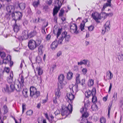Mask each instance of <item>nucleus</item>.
I'll list each match as a JSON object with an SVG mask.
<instances>
[{
	"instance_id": "obj_1",
	"label": "nucleus",
	"mask_w": 123,
	"mask_h": 123,
	"mask_svg": "<svg viewBox=\"0 0 123 123\" xmlns=\"http://www.w3.org/2000/svg\"><path fill=\"white\" fill-rule=\"evenodd\" d=\"M62 28H59L56 34V38L58 39L60 44H62L63 42L66 43L68 42L71 37L70 35L66 31L62 32Z\"/></svg>"
},
{
	"instance_id": "obj_2",
	"label": "nucleus",
	"mask_w": 123,
	"mask_h": 123,
	"mask_svg": "<svg viewBox=\"0 0 123 123\" xmlns=\"http://www.w3.org/2000/svg\"><path fill=\"white\" fill-rule=\"evenodd\" d=\"M10 88H9L8 86L6 84V88H4L2 89V91L4 92H13L15 90L17 92H19L21 90V86H19L18 85H14L13 84H11L10 85Z\"/></svg>"
},
{
	"instance_id": "obj_3",
	"label": "nucleus",
	"mask_w": 123,
	"mask_h": 123,
	"mask_svg": "<svg viewBox=\"0 0 123 123\" xmlns=\"http://www.w3.org/2000/svg\"><path fill=\"white\" fill-rule=\"evenodd\" d=\"M72 105L69 103L67 107H65L64 109L62 108V110L61 111V115L62 116L65 115H68L70 113L72 112Z\"/></svg>"
},
{
	"instance_id": "obj_4",
	"label": "nucleus",
	"mask_w": 123,
	"mask_h": 123,
	"mask_svg": "<svg viewBox=\"0 0 123 123\" xmlns=\"http://www.w3.org/2000/svg\"><path fill=\"white\" fill-rule=\"evenodd\" d=\"M30 96L35 98H38L40 95V92L37 91L36 88L34 86H31L30 88Z\"/></svg>"
},
{
	"instance_id": "obj_5",
	"label": "nucleus",
	"mask_w": 123,
	"mask_h": 123,
	"mask_svg": "<svg viewBox=\"0 0 123 123\" xmlns=\"http://www.w3.org/2000/svg\"><path fill=\"white\" fill-rule=\"evenodd\" d=\"M28 46L29 49L33 50L37 48L35 41L33 39L30 40L28 42Z\"/></svg>"
},
{
	"instance_id": "obj_6",
	"label": "nucleus",
	"mask_w": 123,
	"mask_h": 123,
	"mask_svg": "<svg viewBox=\"0 0 123 123\" xmlns=\"http://www.w3.org/2000/svg\"><path fill=\"white\" fill-rule=\"evenodd\" d=\"M70 31L72 34L75 33L77 34L79 31L77 30V26L75 24H72L70 25Z\"/></svg>"
},
{
	"instance_id": "obj_7",
	"label": "nucleus",
	"mask_w": 123,
	"mask_h": 123,
	"mask_svg": "<svg viewBox=\"0 0 123 123\" xmlns=\"http://www.w3.org/2000/svg\"><path fill=\"white\" fill-rule=\"evenodd\" d=\"M64 78V76L63 74H60L58 77V79L59 83H58V87L59 88H62L63 87L62 83Z\"/></svg>"
},
{
	"instance_id": "obj_8",
	"label": "nucleus",
	"mask_w": 123,
	"mask_h": 123,
	"mask_svg": "<svg viewBox=\"0 0 123 123\" xmlns=\"http://www.w3.org/2000/svg\"><path fill=\"white\" fill-rule=\"evenodd\" d=\"M96 94V89L95 88H93L92 91L89 90L88 91L86 92L85 93V96L88 98H89L91 95L92 96L94 94Z\"/></svg>"
},
{
	"instance_id": "obj_9",
	"label": "nucleus",
	"mask_w": 123,
	"mask_h": 123,
	"mask_svg": "<svg viewBox=\"0 0 123 123\" xmlns=\"http://www.w3.org/2000/svg\"><path fill=\"white\" fill-rule=\"evenodd\" d=\"M80 75L79 74H77L76 76V83H75V87L76 88V90L75 91L76 92H77L78 91L77 89L78 88V84L79 83H81V82L80 81Z\"/></svg>"
},
{
	"instance_id": "obj_10",
	"label": "nucleus",
	"mask_w": 123,
	"mask_h": 123,
	"mask_svg": "<svg viewBox=\"0 0 123 123\" xmlns=\"http://www.w3.org/2000/svg\"><path fill=\"white\" fill-rule=\"evenodd\" d=\"M67 96L69 99L68 102H69V103H70L71 104L72 103L73 100L74 98V95L73 94H72L71 92H69L67 93Z\"/></svg>"
},
{
	"instance_id": "obj_11",
	"label": "nucleus",
	"mask_w": 123,
	"mask_h": 123,
	"mask_svg": "<svg viewBox=\"0 0 123 123\" xmlns=\"http://www.w3.org/2000/svg\"><path fill=\"white\" fill-rule=\"evenodd\" d=\"M29 37L28 31L26 30H24L22 32L21 38L22 40H25Z\"/></svg>"
},
{
	"instance_id": "obj_12",
	"label": "nucleus",
	"mask_w": 123,
	"mask_h": 123,
	"mask_svg": "<svg viewBox=\"0 0 123 123\" xmlns=\"http://www.w3.org/2000/svg\"><path fill=\"white\" fill-rule=\"evenodd\" d=\"M15 17L14 18H15V23L16 22L17 20H20L23 16L22 13L20 12H15Z\"/></svg>"
},
{
	"instance_id": "obj_13",
	"label": "nucleus",
	"mask_w": 123,
	"mask_h": 123,
	"mask_svg": "<svg viewBox=\"0 0 123 123\" xmlns=\"http://www.w3.org/2000/svg\"><path fill=\"white\" fill-rule=\"evenodd\" d=\"M80 112L82 114L84 113L83 114H82V117L83 118H86L88 117L89 116V114L86 111V110L85 111L84 108H82L80 110Z\"/></svg>"
},
{
	"instance_id": "obj_14",
	"label": "nucleus",
	"mask_w": 123,
	"mask_h": 123,
	"mask_svg": "<svg viewBox=\"0 0 123 123\" xmlns=\"http://www.w3.org/2000/svg\"><path fill=\"white\" fill-rule=\"evenodd\" d=\"M58 43H60L59 42L57 41L56 40H55L51 44L50 47L51 49L53 50H55V48H56L58 45Z\"/></svg>"
},
{
	"instance_id": "obj_15",
	"label": "nucleus",
	"mask_w": 123,
	"mask_h": 123,
	"mask_svg": "<svg viewBox=\"0 0 123 123\" xmlns=\"http://www.w3.org/2000/svg\"><path fill=\"white\" fill-rule=\"evenodd\" d=\"M14 7L12 5H8L6 6V10L8 12H14Z\"/></svg>"
},
{
	"instance_id": "obj_16",
	"label": "nucleus",
	"mask_w": 123,
	"mask_h": 123,
	"mask_svg": "<svg viewBox=\"0 0 123 123\" xmlns=\"http://www.w3.org/2000/svg\"><path fill=\"white\" fill-rule=\"evenodd\" d=\"M92 17L93 19L97 18L101 19L100 14L97 12L92 13Z\"/></svg>"
},
{
	"instance_id": "obj_17",
	"label": "nucleus",
	"mask_w": 123,
	"mask_h": 123,
	"mask_svg": "<svg viewBox=\"0 0 123 123\" xmlns=\"http://www.w3.org/2000/svg\"><path fill=\"white\" fill-rule=\"evenodd\" d=\"M11 56L9 55L7 56L5 59L3 60V62L4 63L6 64L9 62V61H11Z\"/></svg>"
},
{
	"instance_id": "obj_18",
	"label": "nucleus",
	"mask_w": 123,
	"mask_h": 123,
	"mask_svg": "<svg viewBox=\"0 0 123 123\" xmlns=\"http://www.w3.org/2000/svg\"><path fill=\"white\" fill-rule=\"evenodd\" d=\"M37 34V32L35 30H33L31 31V32L28 34L29 37L31 38L34 37Z\"/></svg>"
},
{
	"instance_id": "obj_19",
	"label": "nucleus",
	"mask_w": 123,
	"mask_h": 123,
	"mask_svg": "<svg viewBox=\"0 0 123 123\" xmlns=\"http://www.w3.org/2000/svg\"><path fill=\"white\" fill-rule=\"evenodd\" d=\"M62 89L60 88H59L58 87V88L55 89V94L56 97L59 98L60 96L61 95V93L60 90Z\"/></svg>"
},
{
	"instance_id": "obj_20",
	"label": "nucleus",
	"mask_w": 123,
	"mask_h": 123,
	"mask_svg": "<svg viewBox=\"0 0 123 123\" xmlns=\"http://www.w3.org/2000/svg\"><path fill=\"white\" fill-rule=\"evenodd\" d=\"M62 5V3L60 0H55V6L59 7H61Z\"/></svg>"
},
{
	"instance_id": "obj_21",
	"label": "nucleus",
	"mask_w": 123,
	"mask_h": 123,
	"mask_svg": "<svg viewBox=\"0 0 123 123\" xmlns=\"http://www.w3.org/2000/svg\"><path fill=\"white\" fill-rule=\"evenodd\" d=\"M13 27L14 32L15 33H17L19 30V26L17 25L16 24V23L15 22V24L13 26Z\"/></svg>"
},
{
	"instance_id": "obj_22",
	"label": "nucleus",
	"mask_w": 123,
	"mask_h": 123,
	"mask_svg": "<svg viewBox=\"0 0 123 123\" xmlns=\"http://www.w3.org/2000/svg\"><path fill=\"white\" fill-rule=\"evenodd\" d=\"M20 9L21 10H24L26 7V4L24 3H21L18 4Z\"/></svg>"
},
{
	"instance_id": "obj_23",
	"label": "nucleus",
	"mask_w": 123,
	"mask_h": 123,
	"mask_svg": "<svg viewBox=\"0 0 123 123\" xmlns=\"http://www.w3.org/2000/svg\"><path fill=\"white\" fill-rule=\"evenodd\" d=\"M36 69L37 70V71L38 75L40 76L43 73V70L41 67L38 66L36 68Z\"/></svg>"
},
{
	"instance_id": "obj_24",
	"label": "nucleus",
	"mask_w": 123,
	"mask_h": 123,
	"mask_svg": "<svg viewBox=\"0 0 123 123\" xmlns=\"http://www.w3.org/2000/svg\"><path fill=\"white\" fill-rule=\"evenodd\" d=\"M13 77V74L12 73L11 74H10V76L7 78V80L8 82L9 83H11L12 82V78Z\"/></svg>"
},
{
	"instance_id": "obj_25",
	"label": "nucleus",
	"mask_w": 123,
	"mask_h": 123,
	"mask_svg": "<svg viewBox=\"0 0 123 123\" xmlns=\"http://www.w3.org/2000/svg\"><path fill=\"white\" fill-rule=\"evenodd\" d=\"M73 74L72 72H68L67 76V79L69 80L71 79L73 77Z\"/></svg>"
},
{
	"instance_id": "obj_26",
	"label": "nucleus",
	"mask_w": 123,
	"mask_h": 123,
	"mask_svg": "<svg viewBox=\"0 0 123 123\" xmlns=\"http://www.w3.org/2000/svg\"><path fill=\"white\" fill-rule=\"evenodd\" d=\"M43 49V46L42 45H40L39 47L38 48V51L41 54H42L43 53L44 50Z\"/></svg>"
},
{
	"instance_id": "obj_27",
	"label": "nucleus",
	"mask_w": 123,
	"mask_h": 123,
	"mask_svg": "<svg viewBox=\"0 0 123 123\" xmlns=\"http://www.w3.org/2000/svg\"><path fill=\"white\" fill-rule=\"evenodd\" d=\"M85 23L84 22V21L83 22V23H81L80 24L79 28L80 29L81 31H82L83 30H84Z\"/></svg>"
},
{
	"instance_id": "obj_28",
	"label": "nucleus",
	"mask_w": 123,
	"mask_h": 123,
	"mask_svg": "<svg viewBox=\"0 0 123 123\" xmlns=\"http://www.w3.org/2000/svg\"><path fill=\"white\" fill-rule=\"evenodd\" d=\"M11 12L6 13L5 15V17L7 20H9L11 18Z\"/></svg>"
},
{
	"instance_id": "obj_29",
	"label": "nucleus",
	"mask_w": 123,
	"mask_h": 123,
	"mask_svg": "<svg viewBox=\"0 0 123 123\" xmlns=\"http://www.w3.org/2000/svg\"><path fill=\"white\" fill-rule=\"evenodd\" d=\"M108 76L109 78L108 79V80H111L113 77V75L110 71H109L107 73V75Z\"/></svg>"
},
{
	"instance_id": "obj_30",
	"label": "nucleus",
	"mask_w": 123,
	"mask_h": 123,
	"mask_svg": "<svg viewBox=\"0 0 123 123\" xmlns=\"http://www.w3.org/2000/svg\"><path fill=\"white\" fill-rule=\"evenodd\" d=\"M96 95L94 94V95L92 96V101L93 103H96L97 101V98L95 95Z\"/></svg>"
},
{
	"instance_id": "obj_31",
	"label": "nucleus",
	"mask_w": 123,
	"mask_h": 123,
	"mask_svg": "<svg viewBox=\"0 0 123 123\" xmlns=\"http://www.w3.org/2000/svg\"><path fill=\"white\" fill-rule=\"evenodd\" d=\"M111 6V3H106L105 4H104L103 5V9L104 10L105 9L107 6Z\"/></svg>"
},
{
	"instance_id": "obj_32",
	"label": "nucleus",
	"mask_w": 123,
	"mask_h": 123,
	"mask_svg": "<svg viewBox=\"0 0 123 123\" xmlns=\"http://www.w3.org/2000/svg\"><path fill=\"white\" fill-rule=\"evenodd\" d=\"M39 0H37V1H35L33 3V6L35 7H37L38 5L39 4Z\"/></svg>"
},
{
	"instance_id": "obj_33",
	"label": "nucleus",
	"mask_w": 123,
	"mask_h": 123,
	"mask_svg": "<svg viewBox=\"0 0 123 123\" xmlns=\"http://www.w3.org/2000/svg\"><path fill=\"white\" fill-rule=\"evenodd\" d=\"M94 84V80L92 79H91L89 80L88 83V85L89 86L91 87Z\"/></svg>"
},
{
	"instance_id": "obj_34",
	"label": "nucleus",
	"mask_w": 123,
	"mask_h": 123,
	"mask_svg": "<svg viewBox=\"0 0 123 123\" xmlns=\"http://www.w3.org/2000/svg\"><path fill=\"white\" fill-rule=\"evenodd\" d=\"M118 58L119 61H122L123 60V55L122 54H120L118 55Z\"/></svg>"
},
{
	"instance_id": "obj_35",
	"label": "nucleus",
	"mask_w": 123,
	"mask_h": 123,
	"mask_svg": "<svg viewBox=\"0 0 123 123\" xmlns=\"http://www.w3.org/2000/svg\"><path fill=\"white\" fill-rule=\"evenodd\" d=\"M49 7L48 6L45 5L43 6V9L44 11L47 12L48 11V10L49 9Z\"/></svg>"
},
{
	"instance_id": "obj_36",
	"label": "nucleus",
	"mask_w": 123,
	"mask_h": 123,
	"mask_svg": "<svg viewBox=\"0 0 123 123\" xmlns=\"http://www.w3.org/2000/svg\"><path fill=\"white\" fill-rule=\"evenodd\" d=\"M27 91L26 89L25 90H24L23 91V94H24V96L25 98L27 97L28 96L27 94Z\"/></svg>"
},
{
	"instance_id": "obj_37",
	"label": "nucleus",
	"mask_w": 123,
	"mask_h": 123,
	"mask_svg": "<svg viewBox=\"0 0 123 123\" xmlns=\"http://www.w3.org/2000/svg\"><path fill=\"white\" fill-rule=\"evenodd\" d=\"M20 79H21V81H19V83H20V85H22H22H23L24 81V77L23 75H21V77H20Z\"/></svg>"
},
{
	"instance_id": "obj_38",
	"label": "nucleus",
	"mask_w": 123,
	"mask_h": 123,
	"mask_svg": "<svg viewBox=\"0 0 123 123\" xmlns=\"http://www.w3.org/2000/svg\"><path fill=\"white\" fill-rule=\"evenodd\" d=\"M11 17L12 18V20H14L15 22V18H14L15 17V12H14L12 13H11Z\"/></svg>"
},
{
	"instance_id": "obj_39",
	"label": "nucleus",
	"mask_w": 123,
	"mask_h": 123,
	"mask_svg": "<svg viewBox=\"0 0 123 123\" xmlns=\"http://www.w3.org/2000/svg\"><path fill=\"white\" fill-rule=\"evenodd\" d=\"M36 44V46L37 47L41 43V41L40 40H37L35 41Z\"/></svg>"
},
{
	"instance_id": "obj_40",
	"label": "nucleus",
	"mask_w": 123,
	"mask_h": 123,
	"mask_svg": "<svg viewBox=\"0 0 123 123\" xmlns=\"http://www.w3.org/2000/svg\"><path fill=\"white\" fill-rule=\"evenodd\" d=\"M26 114L28 116L31 115L33 113V111L31 110H30L26 112Z\"/></svg>"
},
{
	"instance_id": "obj_41",
	"label": "nucleus",
	"mask_w": 123,
	"mask_h": 123,
	"mask_svg": "<svg viewBox=\"0 0 123 123\" xmlns=\"http://www.w3.org/2000/svg\"><path fill=\"white\" fill-rule=\"evenodd\" d=\"M0 55L2 58H3L4 57H5L6 56L5 53L3 52H0Z\"/></svg>"
},
{
	"instance_id": "obj_42",
	"label": "nucleus",
	"mask_w": 123,
	"mask_h": 123,
	"mask_svg": "<svg viewBox=\"0 0 123 123\" xmlns=\"http://www.w3.org/2000/svg\"><path fill=\"white\" fill-rule=\"evenodd\" d=\"M100 121L101 123H105L106 122L105 119L103 117L100 118Z\"/></svg>"
},
{
	"instance_id": "obj_43",
	"label": "nucleus",
	"mask_w": 123,
	"mask_h": 123,
	"mask_svg": "<svg viewBox=\"0 0 123 123\" xmlns=\"http://www.w3.org/2000/svg\"><path fill=\"white\" fill-rule=\"evenodd\" d=\"M64 10L62 9L60 11L59 14V17L62 16L63 15Z\"/></svg>"
},
{
	"instance_id": "obj_44",
	"label": "nucleus",
	"mask_w": 123,
	"mask_h": 123,
	"mask_svg": "<svg viewBox=\"0 0 123 123\" xmlns=\"http://www.w3.org/2000/svg\"><path fill=\"white\" fill-rule=\"evenodd\" d=\"M111 105H112L111 104V105H110V104L108 106V117L109 118V117H110V111L111 109Z\"/></svg>"
},
{
	"instance_id": "obj_45",
	"label": "nucleus",
	"mask_w": 123,
	"mask_h": 123,
	"mask_svg": "<svg viewBox=\"0 0 123 123\" xmlns=\"http://www.w3.org/2000/svg\"><path fill=\"white\" fill-rule=\"evenodd\" d=\"M94 28V26L92 25L88 27V30L90 31H92L93 30Z\"/></svg>"
},
{
	"instance_id": "obj_46",
	"label": "nucleus",
	"mask_w": 123,
	"mask_h": 123,
	"mask_svg": "<svg viewBox=\"0 0 123 123\" xmlns=\"http://www.w3.org/2000/svg\"><path fill=\"white\" fill-rule=\"evenodd\" d=\"M3 107L4 109V113H6L8 112L7 106L6 105H4L3 106Z\"/></svg>"
},
{
	"instance_id": "obj_47",
	"label": "nucleus",
	"mask_w": 123,
	"mask_h": 123,
	"mask_svg": "<svg viewBox=\"0 0 123 123\" xmlns=\"http://www.w3.org/2000/svg\"><path fill=\"white\" fill-rule=\"evenodd\" d=\"M28 23V21L26 19H24V20L23 24L24 26H25V25H27Z\"/></svg>"
},
{
	"instance_id": "obj_48",
	"label": "nucleus",
	"mask_w": 123,
	"mask_h": 123,
	"mask_svg": "<svg viewBox=\"0 0 123 123\" xmlns=\"http://www.w3.org/2000/svg\"><path fill=\"white\" fill-rule=\"evenodd\" d=\"M60 8V6L58 7L55 6L54 8V9L53 10H55L56 11H57L58 12Z\"/></svg>"
},
{
	"instance_id": "obj_49",
	"label": "nucleus",
	"mask_w": 123,
	"mask_h": 123,
	"mask_svg": "<svg viewBox=\"0 0 123 123\" xmlns=\"http://www.w3.org/2000/svg\"><path fill=\"white\" fill-rule=\"evenodd\" d=\"M47 1L46 2L49 6L52 3V0H48L47 1Z\"/></svg>"
},
{
	"instance_id": "obj_50",
	"label": "nucleus",
	"mask_w": 123,
	"mask_h": 123,
	"mask_svg": "<svg viewBox=\"0 0 123 123\" xmlns=\"http://www.w3.org/2000/svg\"><path fill=\"white\" fill-rule=\"evenodd\" d=\"M109 25H107L106 26V27H105V29L106 30V28L107 27V28H108V30H110V22H108Z\"/></svg>"
},
{
	"instance_id": "obj_51",
	"label": "nucleus",
	"mask_w": 123,
	"mask_h": 123,
	"mask_svg": "<svg viewBox=\"0 0 123 123\" xmlns=\"http://www.w3.org/2000/svg\"><path fill=\"white\" fill-rule=\"evenodd\" d=\"M56 65H54L52 66L51 69H52V71L53 72L54 69H55L56 68Z\"/></svg>"
},
{
	"instance_id": "obj_52",
	"label": "nucleus",
	"mask_w": 123,
	"mask_h": 123,
	"mask_svg": "<svg viewBox=\"0 0 123 123\" xmlns=\"http://www.w3.org/2000/svg\"><path fill=\"white\" fill-rule=\"evenodd\" d=\"M25 105H24V104H22V113H23L24 110H25L26 108L25 107Z\"/></svg>"
},
{
	"instance_id": "obj_53",
	"label": "nucleus",
	"mask_w": 123,
	"mask_h": 123,
	"mask_svg": "<svg viewBox=\"0 0 123 123\" xmlns=\"http://www.w3.org/2000/svg\"><path fill=\"white\" fill-rule=\"evenodd\" d=\"M104 14L105 15L104 16V18H106L107 16H109V13H106L105 12H103L101 13V15H103Z\"/></svg>"
},
{
	"instance_id": "obj_54",
	"label": "nucleus",
	"mask_w": 123,
	"mask_h": 123,
	"mask_svg": "<svg viewBox=\"0 0 123 123\" xmlns=\"http://www.w3.org/2000/svg\"><path fill=\"white\" fill-rule=\"evenodd\" d=\"M56 97L53 98V101L54 103L56 104L57 103Z\"/></svg>"
},
{
	"instance_id": "obj_55",
	"label": "nucleus",
	"mask_w": 123,
	"mask_h": 123,
	"mask_svg": "<svg viewBox=\"0 0 123 123\" xmlns=\"http://www.w3.org/2000/svg\"><path fill=\"white\" fill-rule=\"evenodd\" d=\"M60 113V111L59 110H57L55 112V115L56 116L57 115H58Z\"/></svg>"
},
{
	"instance_id": "obj_56",
	"label": "nucleus",
	"mask_w": 123,
	"mask_h": 123,
	"mask_svg": "<svg viewBox=\"0 0 123 123\" xmlns=\"http://www.w3.org/2000/svg\"><path fill=\"white\" fill-rule=\"evenodd\" d=\"M87 72V70L85 68H83L82 70V72L83 73V74H85Z\"/></svg>"
},
{
	"instance_id": "obj_57",
	"label": "nucleus",
	"mask_w": 123,
	"mask_h": 123,
	"mask_svg": "<svg viewBox=\"0 0 123 123\" xmlns=\"http://www.w3.org/2000/svg\"><path fill=\"white\" fill-rule=\"evenodd\" d=\"M112 87V84L111 83H110V86L109 88V90L108 91V93H109L110 92L111 90V88Z\"/></svg>"
},
{
	"instance_id": "obj_58",
	"label": "nucleus",
	"mask_w": 123,
	"mask_h": 123,
	"mask_svg": "<svg viewBox=\"0 0 123 123\" xmlns=\"http://www.w3.org/2000/svg\"><path fill=\"white\" fill-rule=\"evenodd\" d=\"M82 61V62L83 63V64L84 65H86V64L87 63V62L88 61L87 60H83Z\"/></svg>"
},
{
	"instance_id": "obj_59",
	"label": "nucleus",
	"mask_w": 123,
	"mask_h": 123,
	"mask_svg": "<svg viewBox=\"0 0 123 123\" xmlns=\"http://www.w3.org/2000/svg\"><path fill=\"white\" fill-rule=\"evenodd\" d=\"M85 80L84 79H83L82 80V82L80 83L82 86H83L85 84Z\"/></svg>"
},
{
	"instance_id": "obj_60",
	"label": "nucleus",
	"mask_w": 123,
	"mask_h": 123,
	"mask_svg": "<svg viewBox=\"0 0 123 123\" xmlns=\"http://www.w3.org/2000/svg\"><path fill=\"white\" fill-rule=\"evenodd\" d=\"M45 28L43 27H42V31L43 33L44 34L46 33L45 30Z\"/></svg>"
},
{
	"instance_id": "obj_61",
	"label": "nucleus",
	"mask_w": 123,
	"mask_h": 123,
	"mask_svg": "<svg viewBox=\"0 0 123 123\" xmlns=\"http://www.w3.org/2000/svg\"><path fill=\"white\" fill-rule=\"evenodd\" d=\"M57 11L55 10H53V15L54 16H55V15H56L57 13L58 12Z\"/></svg>"
},
{
	"instance_id": "obj_62",
	"label": "nucleus",
	"mask_w": 123,
	"mask_h": 123,
	"mask_svg": "<svg viewBox=\"0 0 123 123\" xmlns=\"http://www.w3.org/2000/svg\"><path fill=\"white\" fill-rule=\"evenodd\" d=\"M50 38V35L49 34L47 35V36L46 37V40L49 39Z\"/></svg>"
},
{
	"instance_id": "obj_63",
	"label": "nucleus",
	"mask_w": 123,
	"mask_h": 123,
	"mask_svg": "<svg viewBox=\"0 0 123 123\" xmlns=\"http://www.w3.org/2000/svg\"><path fill=\"white\" fill-rule=\"evenodd\" d=\"M62 53L61 51H59L57 53V57H59L61 55Z\"/></svg>"
},
{
	"instance_id": "obj_64",
	"label": "nucleus",
	"mask_w": 123,
	"mask_h": 123,
	"mask_svg": "<svg viewBox=\"0 0 123 123\" xmlns=\"http://www.w3.org/2000/svg\"><path fill=\"white\" fill-rule=\"evenodd\" d=\"M49 121L50 123H55L56 122V121H54L53 119L51 120H49Z\"/></svg>"
}]
</instances>
